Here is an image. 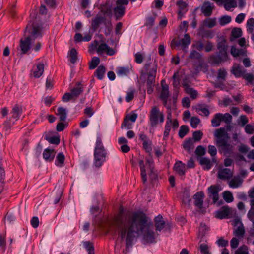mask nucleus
I'll return each instance as SVG.
<instances>
[{"mask_svg":"<svg viewBox=\"0 0 254 254\" xmlns=\"http://www.w3.org/2000/svg\"><path fill=\"white\" fill-rule=\"evenodd\" d=\"M110 231L118 232L122 239H126L127 249L131 247L139 235L147 243L155 242V233L151 220L142 212L120 213L115 218Z\"/></svg>","mask_w":254,"mask_h":254,"instance_id":"1","label":"nucleus"},{"mask_svg":"<svg viewBox=\"0 0 254 254\" xmlns=\"http://www.w3.org/2000/svg\"><path fill=\"white\" fill-rule=\"evenodd\" d=\"M42 27L39 23L33 21L30 22L27 25L25 33L28 34V36L24 39H21L20 47L21 53L26 54L30 49L32 40L37 38L41 37L42 36Z\"/></svg>","mask_w":254,"mask_h":254,"instance_id":"2","label":"nucleus"},{"mask_svg":"<svg viewBox=\"0 0 254 254\" xmlns=\"http://www.w3.org/2000/svg\"><path fill=\"white\" fill-rule=\"evenodd\" d=\"M107 152L100 135L97 136L94 152V165L97 168L101 167L106 161Z\"/></svg>","mask_w":254,"mask_h":254,"instance_id":"3","label":"nucleus"},{"mask_svg":"<svg viewBox=\"0 0 254 254\" xmlns=\"http://www.w3.org/2000/svg\"><path fill=\"white\" fill-rule=\"evenodd\" d=\"M138 163L140 166L141 176L143 184L147 182V177L145 167L148 168L150 170L149 177L151 180H156L157 178L156 173L153 170V160L150 157L146 158V162L144 163L142 159H139Z\"/></svg>","mask_w":254,"mask_h":254,"instance_id":"4","label":"nucleus"},{"mask_svg":"<svg viewBox=\"0 0 254 254\" xmlns=\"http://www.w3.org/2000/svg\"><path fill=\"white\" fill-rule=\"evenodd\" d=\"M164 115L157 106L152 107L149 114V121L152 127H156L158 124H162L164 121Z\"/></svg>","mask_w":254,"mask_h":254,"instance_id":"5","label":"nucleus"},{"mask_svg":"<svg viewBox=\"0 0 254 254\" xmlns=\"http://www.w3.org/2000/svg\"><path fill=\"white\" fill-rule=\"evenodd\" d=\"M232 120V117L229 113H216L211 120V125L213 127L219 126L221 122L229 125Z\"/></svg>","mask_w":254,"mask_h":254,"instance_id":"6","label":"nucleus"},{"mask_svg":"<svg viewBox=\"0 0 254 254\" xmlns=\"http://www.w3.org/2000/svg\"><path fill=\"white\" fill-rule=\"evenodd\" d=\"M156 64H147L140 72V77L143 79H155L157 73Z\"/></svg>","mask_w":254,"mask_h":254,"instance_id":"7","label":"nucleus"},{"mask_svg":"<svg viewBox=\"0 0 254 254\" xmlns=\"http://www.w3.org/2000/svg\"><path fill=\"white\" fill-rule=\"evenodd\" d=\"M161 90L159 98L162 101L163 106L167 108V110L171 109V106L168 103V97L169 96V86L166 83L165 80H161Z\"/></svg>","mask_w":254,"mask_h":254,"instance_id":"8","label":"nucleus"},{"mask_svg":"<svg viewBox=\"0 0 254 254\" xmlns=\"http://www.w3.org/2000/svg\"><path fill=\"white\" fill-rule=\"evenodd\" d=\"M236 214V211L228 206H224L215 212V217L220 219L232 218Z\"/></svg>","mask_w":254,"mask_h":254,"instance_id":"9","label":"nucleus"},{"mask_svg":"<svg viewBox=\"0 0 254 254\" xmlns=\"http://www.w3.org/2000/svg\"><path fill=\"white\" fill-rule=\"evenodd\" d=\"M214 136L216 138V145L223 143L225 141H228L229 137L224 127H220L216 130L214 132Z\"/></svg>","mask_w":254,"mask_h":254,"instance_id":"10","label":"nucleus"},{"mask_svg":"<svg viewBox=\"0 0 254 254\" xmlns=\"http://www.w3.org/2000/svg\"><path fill=\"white\" fill-rule=\"evenodd\" d=\"M228 59L227 53H221L219 51L216 54H213L209 57V62L212 64H220Z\"/></svg>","mask_w":254,"mask_h":254,"instance_id":"11","label":"nucleus"},{"mask_svg":"<svg viewBox=\"0 0 254 254\" xmlns=\"http://www.w3.org/2000/svg\"><path fill=\"white\" fill-rule=\"evenodd\" d=\"M221 190V188L218 185H211L208 188L209 197L212 199L213 203L218 201L219 198L218 193Z\"/></svg>","mask_w":254,"mask_h":254,"instance_id":"12","label":"nucleus"},{"mask_svg":"<svg viewBox=\"0 0 254 254\" xmlns=\"http://www.w3.org/2000/svg\"><path fill=\"white\" fill-rule=\"evenodd\" d=\"M139 139L142 141L143 149L147 153H150L152 151V141L143 132L140 133Z\"/></svg>","mask_w":254,"mask_h":254,"instance_id":"13","label":"nucleus"},{"mask_svg":"<svg viewBox=\"0 0 254 254\" xmlns=\"http://www.w3.org/2000/svg\"><path fill=\"white\" fill-rule=\"evenodd\" d=\"M233 176L232 171L228 168H221L218 170L217 177L219 179L226 180L230 179Z\"/></svg>","mask_w":254,"mask_h":254,"instance_id":"14","label":"nucleus"},{"mask_svg":"<svg viewBox=\"0 0 254 254\" xmlns=\"http://www.w3.org/2000/svg\"><path fill=\"white\" fill-rule=\"evenodd\" d=\"M97 52L99 54H102L104 53L110 56H112L115 54V51L113 49L110 48L107 44L105 43H101L97 49Z\"/></svg>","mask_w":254,"mask_h":254,"instance_id":"15","label":"nucleus"},{"mask_svg":"<svg viewBox=\"0 0 254 254\" xmlns=\"http://www.w3.org/2000/svg\"><path fill=\"white\" fill-rule=\"evenodd\" d=\"M217 146L220 147L224 155H231L234 153V147L233 145L228 143V141H225L223 143H220Z\"/></svg>","mask_w":254,"mask_h":254,"instance_id":"16","label":"nucleus"},{"mask_svg":"<svg viewBox=\"0 0 254 254\" xmlns=\"http://www.w3.org/2000/svg\"><path fill=\"white\" fill-rule=\"evenodd\" d=\"M204 198V193L202 191L197 192L193 195L194 204L197 208H202Z\"/></svg>","mask_w":254,"mask_h":254,"instance_id":"17","label":"nucleus"},{"mask_svg":"<svg viewBox=\"0 0 254 254\" xmlns=\"http://www.w3.org/2000/svg\"><path fill=\"white\" fill-rule=\"evenodd\" d=\"M137 114L134 112H133L131 115H127L124 119V122L121 126V128H123L125 127L127 129L130 128V125L129 123V121L134 123L137 119Z\"/></svg>","mask_w":254,"mask_h":254,"instance_id":"18","label":"nucleus"},{"mask_svg":"<svg viewBox=\"0 0 254 254\" xmlns=\"http://www.w3.org/2000/svg\"><path fill=\"white\" fill-rule=\"evenodd\" d=\"M214 6L209 1L205 2L201 6V10L205 16H210L212 13Z\"/></svg>","mask_w":254,"mask_h":254,"instance_id":"19","label":"nucleus"},{"mask_svg":"<svg viewBox=\"0 0 254 254\" xmlns=\"http://www.w3.org/2000/svg\"><path fill=\"white\" fill-rule=\"evenodd\" d=\"M56 152L54 149H45L43 153V158L47 162H52L55 156Z\"/></svg>","mask_w":254,"mask_h":254,"instance_id":"20","label":"nucleus"},{"mask_svg":"<svg viewBox=\"0 0 254 254\" xmlns=\"http://www.w3.org/2000/svg\"><path fill=\"white\" fill-rule=\"evenodd\" d=\"M11 114H12L11 118L15 121H17L22 114L21 107L17 104L15 105L12 109Z\"/></svg>","mask_w":254,"mask_h":254,"instance_id":"21","label":"nucleus"},{"mask_svg":"<svg viewBox=\"0 0 254 254\" xmlns=\"http://www.w3.org/2000/svg\"><path fill=\"white\" fill-rule=\"evenodd\" d=\"M155 227L156 231H161L165 227V222L162 215H158L154 218Z\"/></svg>","mask_w":254,"mask_h":254,"instance_id":"22","label":"nucleus"},{"mask_svg":"<svg viewBox=\"0 0 254 254\" xmlns=\"http://www.w3.org/2000/svg\"><path fill=\"white\" fill-rule=\"evenodd\" d=\"M217 46L219 51L221 53H227L228 45L226 39L223 37L219 38Z\"/></svg>","mask_w":254,"mask_h":254,"instance_id":"23","label":"nucleus"},{"mask_svg":"<svg viewBox=\"0 0 254 254\" xmlns=\"http://www.w3.org/2000/svg\"><path fill=\"white\" fill-rule=\"evenodd\" d=\"M105 21V17L100 15H97L92 20L91 25L94 30H96L99 25Z\"/></svg>","mask_w":254,"mask_h":254,"instance_id":"24","label":"nucleus"},{"mask_svg":"<svg viewBox=\"0 0 254 254\" xmlns=\"http://www.w3.org/2000/svg\"><path fill=\"white\" fill-rule=\"evenodd\" d=\"M243 182V180L239 176L234 177L228 182L229 186L231 188L240 187Z\"/></svg>","mask_w":254,"mask_h":254,"instance_id":"25","label":"nucleus"},{"mask_svg":"<svg viewBox=\"0 0 254 254\" xmlns=\"http://www.w3.org/2000/svg\"><path fill=\"white\" fill-rule=\"evenodd\" d=\"M182 85L186 92L190 96L191 99H195L197 98L198 92L196 90H194L192 88H191L186 83H182Z\"/></svg>","mask_w":254,"mask_h":254,"instance_id":"26","label":"nucleus"},{"mask_svg":"<svg viewBox=\"0 0 254 254\" xmlns=\"http://www.w3.org/2000/svg\"><path fill=\"white\" fill-rule=\"evenodd\" d=\"M174 169L180 176L184 175L186 172L185 164L179 161L174 164Z\"/></svg>","mask_w":254,"mask_h":254,"instance_id":"27","label":"nucleus"},{"mask_svg":"<svg viewBox=\"0 0 254 254\" xmlns=\"http://www.w3.org/2000/svg\"><path fill=\"white\" fill-rule=\"evenodd\" d=\"M83 88L81 82H76L75 87L71 89V92L74 97H77L83 92Z\"/></svg>","mask_w":254,"mask_h":254,"instance_id":"28","label":"nucleus"},{"mask_svg":"<svg viewBox=\"0 0 254 254\" xmlns=\"http://www.w3.org/2000/svg\"><path fill=\"white\" fill-rule=\"evenodd\" d=\"M131 70L129 67H118L116 71L118 76L124 77L129 75Z\"/></svg>","mask_w":254,"mask_h":254,"instance_id":"29","label":"nucleus"},{"mask_svg":"<svg viewBox=\"0 0 254 254\" xmlns=\"http://www.w3.org/2000/svg\"><path fill=\"white\" fill-rule=\"evenodd\" d=\"M191 43V38L188 34H185L183 38L181 39L177 45L181 46L182 48L185 50Z\"/></svg>","mask_w":254,"mask_h":254,"instance_id":"30","label":"nucleus"},{"mask_svg":"<svg viewBox=\"0 0 254 254\" xmlns=\"http://www.w3.org/2000/svg\"><path fill=\"white\" fill-rule=\"evenodd\" d=\"M231 72L234 75L236 78H240L243 76L245 70L242 67L235 65L232 67Z\"/></svg>","mask_w":254,"mask_h":254,"instance_id":"31","label":"nucleus"},{"mask_svg":"<svg viewBox=\"0 0 254 254\" xmlns=\"http://www.w3.org/2000/svg\"><path fill=\"white\" fill-rule=\"evenodd\" d=\"M245 233V230L243 224H241L234 229L233 234L235 237L239 239L243 238Z\"/></svg>","mask_w":254,"mask_h":254,"instance_id":"32","label":"nucleus"},{"mask_svg":"<svg viewBox=\"0 0 254 254\" xmlns=\"http://www.w3.org/2000/svg\"><path fill=\"white\" fill-rule=\"evenodd\" d=\"M44 64L39 63L37 64L36 68L34 69L33 76L35 78H39L43 74L44 71Z\"/></svg>","mask_w":254,"mask_h":254,"instance_id":"33","label":"nucleus"},{"mask_svg":"<svg viewBox=\"0 0 254 254\" xmlns=\"http://www.w3.org/2000/svg\"><path fill=\"white\" fill-rule=\"evenodd\" d=\"M242 34V31L240 28H234L231 31L230 40L231 41H233L236 39L241 37Z\"/></svg>","mask_w":254,"mask_h":254,"instance_id":"34","label":"nucleus"},{"mask_svg":"<svg viewBox=\"0 0 254 254\" xmlns=\"http://www.w3.org/2000/svg\"><path fill=\"white\" fill-rule=\"evenodd\" d=\"M200 164L203 167L204 169L208 170L212 167V164L210 160L206 157H202L199 160Z\"/></svg>","mask_w":254,"mask_h":254,"instance_id":"35","label":"nucleus"},{"mask_svg":"<svg viewBox=\"0 0 254 254\" xmlns=\"http://www.w3.org/2000/svg\"><path fill=\"white\" fill-rule=\"evenodd\" d=\"M105 71V67L103 65H100L97 67L94 74L98 79H102L104 77Z\"/></svg>","mask_w":254,"mask_h":254,"instance_id":"36","label":"nucleus"},{"mask_svg":"<svg viewBox=\"0 0 254 254\" xmlns=\"http://www.w3.org/2000/svg\"><path fill=\"white\" fill-rule=\"evenodd\" d=\"M57 115L59 116L60 121H64L67 117V111L63 107H59Z\"/></svg>","mask_w":254,"mask_h":254,"instance_id":"37","label":"nucleus"},{"mask_svg":"<svg viewBox=\"0 0 254 254\" xmlns=\"http://www.w3.org/2000/svg\"><path fill=\"white\" fill-rule=\"evenodd\" d=\"M231 54L234 57L246 55V52L244 50L237 49L234 46H232L231 47Z\"/></svg>","mask_w":254,"mask_h":254,"instance_id":"38","label":"nucleus"},{"mask_svg":"<svg viewBox=\"0 0 254 254\" xmlns=\"http://www.w3.org/2000/svg\"><path fill=\"white\" fill-rule=\"evenodd\" d=\"M65 160V157L63 153H59L57 154L56 160L55 165L58 167H62L64 165Z\"/></svg>","mask_w":254,"mask_h":254,"instance_id":"39","label":"nucleus"},{"mask_svg":"<svg viewBox=\"0 0 254 254\" xmlns=\"http://www.w3.org/2000/svg\"><path fill=\"white\" fill-rule=\"evenodd\" d=\"M251 209L249 211L247 216L249 219L252 221L254 226V199L250 201Z\"/></svg>","mask_w":254,"mask_h":254,"instance_id":"40","label":"nucleus"},{"mask_svg":"<svg viewBox=\"0 0 254 254\" xmlns=\"http://www.w3.org/2000/svg\"><path fill=\"white\" fill-rule=\"evenodd\" d=\"M196 111L200 115H203L208 117L210 114L208 109L202 105H199L196 108Z\"/></svg>","mask_w":254,"mask_h":254,"instance_id":"41","label":"nucleus"},{"mask_svg":"<svg viewBox=\"0 0 254 254\" xmlns=\"http://www.w3.org/2000/svg\"><path fill=\"white\" fill-rule=\"evenodd\" d=\"M183 147L188 152H190L194 148V144L192 140L189 138L185 141L183 144Z\"/></svg>","mask_w":254,"mask_h":254,"instance_id":"42","label":"nucleus"},{"mask_svg":"<svg viewBox=\"0 0 254 254\" xmlns=\"http://www.w3.org/2000/svg\"><path fill=\"white\" fill-rule=\"evenodd\" d=\"M246 27L247 32L253 34L254 31V18H251L247 21Z\"/></svg>","mask_w":254,"mask_h":254,"instance_id":"43","label":"nucleus"},{"mask_svg":"<svg viewBox=\"0 0 254 254\" xmlns=\"http://www.w3.org/2000/svg\"><path fill=\"white\" fill-rule=\"evenodd\" d=\"M203 24L207 27L213 28L216 24V19L215 18L206 19L204 21Z\"/></svg>","mask_w":254,"mask_h":254,"instance_id":"44","label":"nucleus"},{"mask_svg":"<svg viewBox=\"0 0 254 254\" xmlns=\"http://www.w3.org/2000/svg\"><path fill=\"white\" fill-rule=\"evenodd\" d=\"M113 11L116 19L122 18L125 13V9H120L117 7H114Z\"/></svg>","mask_w":254,"mask_h":254,"instance_id":"45","label":"nucleus"},{"mask_svg":"<svg viewBox=\"0 0 254 254\" xmlns=\"http://www.w3.org/2000/svg\"><path fill=\"white\" fill-rule=\"evenodd\" d=\"M83 246L88 251V254H94V246L92 243L89 241L84 242Z\"/></svg>","mask_w":254,"mask_h":254,"instance_id":"46","label":"nucleus"},{"mask_svg":"<svg viewBox=\"0 0 254 254\" xmlns=\"http://www.w3.org/2000/svg\"><path fill=\"white\" fill-rule=\"evenodd\" d=\"M232 18L230 16L224 15L221 16L219 19V24L221 26H224L231 21Z\"/></svg>","mask_w":254,"mask_h":254,"instance_id":"47","label":"nucleus"},{"mask_svg":"<svg viewBox=\"0 0 254 254\" xmlns=\"http://www.w3.org/2000/svg\"><path fill=\"white\" fill-rule=\"evenodd\" d=\"M189 127L186 125H182L180 127L178 135L181 138H183L189 132Z\"/></svg>","mask_w":254,"mask_h":254,"instance_id":"48","label":"nucleus"},{"mask_svg":"<svg viewBox=\"0 0 254 254\" xmlns=\"http://www.w3.org/2000/svg\"><path fill=\"white\" fill-rule=\"evenodd\" d=\"M223 197L224 200L227 203L232 202L234 200L232 193L229 191H225L223 193Z\"/></svg>","mask_w":254,"mask_h":254,"instance_id":"49","label":"nucleus"},{"mask_svg":"<svg viewBox=\"0 0 254 254\" xmlns=\"http://www.w3.org/2000/svg\"><path fill=\"white\" fill-rule=\"evenodd\" d=\"M212 83L214 85L215 88H217L222 90H228L229 88H227L223 82V80H215Z\"/></svg>","mask_w":254,"mask_h":254,"instance_id":"50","label":"nucleus"},{"mask_svg":"<svg viewBox=\"0 0 254 254\" xmlns=\"http://www.w3.org/2000/svg\"><path fill=\"white\" fill-rule=\"evenodd\" d=\"M128 4V0H117L116 1L117 7L120 9H125L126 10V6Z\"/></svg>","mask_w":254,"mask_h":254,"instance_id":"51","label":"nucleus"},{"mask_svg":"<svg viewBox=\"0 0 254 254\" xmlns=\"http://www.w3.org/2000/svg\"><path fill=\"white\" fill-rule=\"evenodd\" d=\"M77 52L75 49L72 48L71 49L70 53H69V57H70V62L74 64L77 61Z\"/></svg>","mask_w":254,"mask_h":254,"instance_id":"52","label":"nucleus"},{"mask_svg":"<svg viewBox=\"0 0 254 254\" xmlns=\"http://www.w3.org/2000/svg\"><path fill=\"white\" fill-rule=\"evenodd\" d=\"M100 63V59L98 57H94L89 64V68L93 69L96 67Z\"/></svg>","mask_w":254,"mask_h":254,"instance_id":"53","label":"nucleus"},{"mask_svg":"<svg viewBox=\"0 0 254 254\" xmlns=\"http://www.w3.org/2000/svg\"><path fill=\"white\" fill-rule=\"evenodd\" d=\"M198 250L201 254H211L208 246L205 244H201L199 247Z\"/></svg>","mask_w":254,"mask_h":254,"instance_id":"54","label":"nucleus"},{"mask_svg":"<svg viewBox=\"0 0 254 254\" xmlns=\"http://www.w3.org/2000/svg\"><path fill=\"white\" fill-rule=\"evenodd\" d=\"M134 90L133 89H130L129 91L127 92L125 97V100L127 102H129L134 98Z\"/></svg>","mask_w":254,"mask_h":254,"instance_id":"55","label":"nucleus"},{"mask_svg":"<svg viewBox=\"0 0 254 254\" xmlns=\"http://www.w3.org/2000/svg\"><path fill=\"white\" fill-rule=\"evenodd\" d=\"M192 46L199 51L203 50L204 47V45L201 40L195 41Z\"/></svg>","mask_w":254,"mask_h":254,"instance_id":"56","label":"nucleus"},{"mask_svg":"<svg viewBox=\"0 0 254 254\" xmlns=\"http://www.w3.org/2000/svg\"><path fill=\"white\" fill-rule=\"evenodd\" d=\"M155 85L154 80H147V92L148 94H151L153 92V87Z\"/></svg>","mask_w":254,"mask_h":254,"instance_id":"57","label":"nucleus"},{"mask_svg":"<svg viewBox=\"0 0 254 254\" xmlns=\"http://www.w3.org/2000/svg\"><path fill=\"white\" fill-rule=\"evenodd\" d=\"M235 254H249L248 247L245 245L240 247L236 251Z\"/></svg>","mask_w":254,"mask_h":254,"instance_id":"58","label":"nucleus"},{"mask_svg":"<svg viewBox=\"0 0 254 254\" xmlns=\"http://www.w3.org/2000/svg\"><path fill=\"white\" fill-rule=\"evenodd\" d=\"M172 123L166 122V124L165 125V130L164 131V138L167 137L169 135L171 130V126Z\"/></svg>","mask_w":254,"mask_h":254,"instance_id":"59","label":"nucleus"},{"mask_svg":"<svg viewBox=\"0 0 254 254\" xmlns=\"http://www.w3.org/2000/svg\"><path fill=\"white\" fill-rule=\"evenodd\" d=\"M203 135L202 132L200 130H197L193 132L192 137L196 141H199L202 138Z\"/></svg>","mask_w":254,"mask_h":254,"instance_id":"60","label":"nucleus"},{"mask_svg":"<svg viewBox=\"0 0 254 254\" xmlns=\"http://www.w3.org/2000/svg\"><path fill=\"white\" fill-rule=\"evenodd\" d=\"M195 154L198 156H203L206 153L205 148L202 146H198L195 149Z\"/></svg>","mask_w":254,"mask_h":254,"instance_id":"61","label":"nucleus"},{"mask_svg":"<svg viewBox=\"0 0 254 254\" xmlns=\"http://www.w3.org/2000/svg\"><path fill=\"white\" fill-rule=\"evenodd\" d=\"M200 121L197 117H193L190 120V125L193 128H196Z\"/></svg>","mask_w":254,"mask_h":254,"instance_id":"62","label":"nucleus"},{"mask_svg":"<svg viewBox=\"0 0 254 254\" xmlns=\"http://www.w3.org/2000/svg\"><path fill=\"white\" fill-rule=\"evenodd\" d=\"M248 122V119L245 115H241L238 120V124L242 127L246 125Z\"/></svg>","mask_w":254,"mask_h":254,"instance_id":"63","label":"nucleus"},{"mask_svg":"<svg viewBox=\"0 0 254 254\" xmlns=\"http://www.w3.org/2000/svg\"><path fill=\"white\" fill-rule=\"evenodd\" d=\"M216 244L220 247H226L228 245L229 242L223 237L219 238L216 241Z\"/></svg>","mask_w":254,"mask_h":254,"instance_id":"64","label":"nucleus"}]
</instances>
